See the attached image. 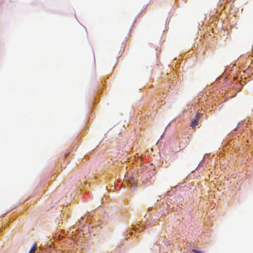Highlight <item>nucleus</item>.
Segmentation results:
<instances>
[{
  "mask_svg": "<svg viewBox=\"0 0 253 253\" xmlns=\"http://www.w3.org/2000/svg\"><path fill=\"white\" fill-rule=\"evenodd\" d=\"M199 120L200 119H198V118L195 117V119L191 122V126L194 128L197 125H198Z\"/></svg>",
  "mask_w": 253,
  "mask_h": 253,
  "instance_id": "nucleus-1",
  "label": "nucleus"
},
{
  "mask_svg": "<svg viewBox=\"0 0 253 253\" xmlns=\"http://www.w3.org/2000/svg\"><path fill=\"white\" fill-rule=\"evenodd\" d=\"M37 247V243H35L33 246L31 248L29 253H34L36 251V249Z\"/></svg>",
  "mask_w": 253,
  "mask_h": 253,
  "instance_id": "nucleus-2",
  "label": "nucleus"
},
{
  "mask_svg": "<svg viewBox=\"0 0 253 253\" xmlns=\"http://www.w3.org/2000/svg\"><path fill=\"white\" fill-rule=\"evenodd\" d=\"M203 115V114L202 113H197L196 115V118H198V119H200V117Z\"/></svg>",
  "mask_w": 253,
  "mask_h": 253,
  "instance_id": "nucleus-3",
  "label": "nucleus"
},
{
  "mask_svg": "<svg viewBox=\"0 0 253 253\" xmlns=\"http://www.w3.org/2000/svg\"><path fill=\"white\" fill-rule=\"evenodd\" d=\"M192 252H194V253H204L203 252L201 251H198L195 249H193Z\"/></svg>",
  "mask_w": 253,
  "mask_h": 253,
  "instance_id": "nucleus-4",
  "label": "nucleus"
}]
</instances>
